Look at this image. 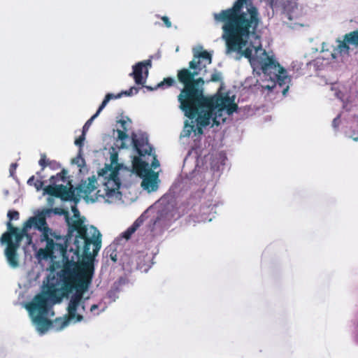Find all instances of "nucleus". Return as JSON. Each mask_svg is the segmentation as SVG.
Listing matches in <instances>:
<instances>
[{
    "mask_svg": "<svg viewBox=\"0 0 358 358\" xmlns=\"http://www.w3.org/2000/svg\"><path fill=\"white\" fill-rule=\"evenodd\" d=\"M39 165L41 166V170L43 171L47 166L50 165V162L46 157L45 154L41 155V159L38 161Z\"/></svg>",
    "mask_w": 358,
    "mask_h": 358,
    "instance_id": "nucleus-22",
    "label": "nucleus"
},
{
    "mask_svg": "<svg viewBox=\"0 0 358 358\" xmlns=\"http://www.w3.org/2000/svg\"><path fill=\"white\" fill-rule=\"evenodd\" d=\"M143 178L141 186L145 189H149L151 188L152 190L154 189V187L155 186V180L157 178L156 173L151 171V173L145 175V176H143Z\"/></svg>",
    "mask_w": 358,
    "mask_h": 358,
    "instance_id": "nucleus-16",
    "label": "nucleus"
},
{
    "mask_svg": "<svg viewBox=\"0 0 358 358\" xmlns=\"http://www.w3.org/2000/svg\"><path fill=\"white\" fill-rule=\"evenodd\" d=\"M73 211L76 219L70 222L67 218L66 241L71 239L73 233L76 232L73 241L74 248L71 250H74V254L78 257L82 255L88 261L80 264L73 261L67 262L58 273L61 282H63V289L67 294V296L73 289L76 290L69 303L68 317L55 320L56 322H61V329L69 324V320L76 319V322L83 320V315L76 314V311L84 292L87 290L92 282L94 272L93 258L101 247V234L99 231L94 226H90L88 229L85 224V217H80V213L76 208H73Z\"/></svg>",
    "mask_w": 358,
    "mask_h": 358,
    "instance_id": "nucleus-1",
    "label": "nucleus"
},
{
    "mask_svg": "<svg viewBox=\"0 0 358 358\" xmlns=\"http://www.w3.org/2000/svg\"><path fill=\"white\" fill-rule=\"evenodd\" d=\"M288 89H289V86L287 85L286 87L282 90V94H285L286 92H287Z\"/></svg>",
    "mask_w": 358,
    "mask_h": 358,
    "instance_id": "nucleus-35",
    "label": "nucleus"
},
{
    "mask_svg": "<svg viewBox=\"0 0 358 358\" xmlns=\"http://www.w3.org/2000/svg\"><path fill=\"white\" fill-rule=\"evenodd\" d=\"M246 1L236 0L232 7L214 13L213 18L216 23H222V38L226 43L227 54L236 52L238 60L244 57L255 66L260 59L252 56L251 48H243L250 36L256 33L261 19L258 9L251 2L247 5L245 11L242 10Z\"/></svg>",
    "mask_w": 358,
    "mask_h": 358,
    "instance_id": "nucleus-3",
    "label": "nucleus"
},
{
    "mask_svg": "<svg viewBox=\"0 0 358 358\" xmlns=\"http://www.w3.org/2000/svg\"><path fill=\"white\" fill-rule=\"evenodd\" d=\"M74 190L72 187L68 188L64 185H58L57 197L64 201H70L73 199Z\"/></svg>",
    "mask_w": 358,
    "mask_h": 358,
    "instance_id": "nucleus-15",
    "label": "nucleus"
},
{
    "mask_svg": "<svg viewBox=\"0 0 358 358\" xmlns=\"http://www.w3.org/2000/svg\"><path fill=\"white\" fill-rule=\"evenodd\" d=\"M131 138L134 148L139 155L138 157L136 156L133 158V171L139 177L145 176V175L151 173V169H149L148 163L143 161L140 157H143L145 155H150L152 148L148 143V137L143 134L137 138V136L133 133Z\"/></svg>",
    "mask_w": 358,
    "mask_h": 358,
    "instance_id": "nucleus-8",
    "label": "nucleus"
},
{
    "mask_svg": "<svg viewBox=\"0 0 358 358\" xmlns=\"http://www.w3.org/2000/svg\"><path fill=\"white\" fill-rule=\"evenodd\" d=\"M118 123L120 124L121 125V127H122V131H127V125L128 124V122L125 120H120L118 121Z\"/></svg>",
    "mask_w": 358,
    "mask_h": 358,
    "instance_id": "nucleus-31",
    "label": "nucleus"
},
{
    "mask_svg": "<svg viewBox=\"0 0 358 358\" xmlns=\"http://www.w3.org/2000/svg\"><path fill=\"white\" fill-rule=\"evenodd\" d=\"M117 138L120 141H124L127 138H128V135L127 134V131H122L120 129H118L117 131Z\"/></svg>",
    "mask_w": 358,
    "mask_h": 358,
    "instance_id": "nucleus-26",
    "label": "nucleus"
},
{
    "mask_svg": "<svg viewBox=\"0 0 358 358\" xmlns=\"http://www.w3.org/2000/svg\"><path fill=\"white\" fill-rule=\"evenodd\" d=\"M151 66L150 59L139 62L133 66V71L129 73V76L133 77L137 85H143L148 75V68Z\"/></svg>",
    "mask_w": 358,
    "mask_h": 358,
    "instance_id": "nucleus-9",
    "label": "nucleus"
},
{
    "mask_svg": "<svg viewBox=\"0 0 358 358\" xmlns=\"http://www.w3.org/2000/svg\"><path fill=\"white\" fill-rule=\"evenodd\" d=\"M34 180H35V178H34V176H31V177H30V178H29V180H27V184H28V185H34Z\"/></svg>",
    "mask_w": 358,
    "mask_h": 358,
    "instance_id": "nucleus-33",
    "label": "nucleus"
},
{
    "mask_svg": "<svg viewBox=\"0 0 358 358\" xmlns=\"http://www.w3.org/2000/svg\"><path fill=\"white\" fill-rule=\"evenodd\" d=\"M66 174L67 171L63 169L57 175L51 176L50 178L51 185H49L44 188V192L50 196L57 197L58 185H56V183L59 181L65 182Z\"/></svg>",
    "mask_w": 358,
    "mask_h": 358,
    "instance_id": "nucleus-11",
    "label": "nucleus"
},
{
    "mask_svg": "<svg viewBox=\"0 0 358 358\" xmlns=\"http://www.w3.org/2000/svg\"><path fill=\"white\" fill-rule=\"evenodd\" d=\"M153 162L152 163V167L154 168V169H156L157 167H158L159 166V163L158 162V160L156 159V157L155 155H153Z\"/></svg>",
    "mask_w": 358,
    "mask_h": 358,
    "instance_id": "nucleus-32",
    "label": "nucleus"
},
{
    "mask_svg": "<svg viewBox=\"0 0 358 358\" xmlns=\"http://www.w3.org/2000/svg\"><path fill=\"white\" fill-rule=\"evenodd\" d=\"M211 62L212 56L208 52H196L194 53L193 59L189 62V68H182L177 72L178 80L183 85V88L178 96L180 108L185 116L190 120L195 118L197 122L196 125L185 123L188 136L192 131L202 134V127L209 125L210 120H213V124L219 125L217 112L226 110L227 114L231 115L238 109V105L234 102V96H222L220 94L211 96L204 95L203 78L196 77L203 68Z\"/></svg>",
    "mask_w": 358,
    "mask_h": 358,
    "instance_id": "nucleus-2",
    "label": "nucleus"
},
{
    "mask_svg": "<svg viewBox=\"0 0 358 358\" xmlns=\"http://www.w3.org/2000/svg\"><path fill=\"white\" fill-rule=\"evenodd\" d=\"M43 185L44 182L41 180H36L34 183V185L37 190L41 189L43 188Z\"/></svg>",
    "mask_w": 358,
    "mask_h": 358,
    "instance_id": "nucleus-29",
    "label": "nucleus"
},
{
    "mask_svg": "<svg viewBox=\"0 0 358 358\" xmlns=\"http://www.w3.org/2000/svg\"><path fill=\"white\" fill-rule=\"evenodd\" d=\"M85 134L83 133L82 135H80L78 138L76 139L75 144L79 146L80 148H82L85 138Z\"/></svg>",
    "mask_w": 358,
    "mask_h": 358,
    "instance_id": "nucleus-27",
    "label": "nucleus"
},
{
    "mask_svg": "<svg viewBox=\"0 0 358 358\" xmlns=\"http://www.w3.org/2000/svg\"><path fill=\"white\" fill-rule=\"evenodd\" d=\"M72 163L77 164L78 166L80 168L83 167L85 164V159L80 156V155L73 159Z\"/></svg>",
    "mask_w": 358,
    "mask_h": 358,
    "instance_id": "nucleus-23",
    "label": "nucleus"
},
{
    "mask_svg": "<svg viewBox=\"0 0 358 358\" xmlns=\"http://www.w3.org/2000/svg\"><path fill=\"white\" fill-rule=\"evenodd\" d=\"M8 217L9 218V221L10 222H11V220H18L19 219V217H20V214L18 213V211H16V210H9L8 212Z\"/></svg>",
    "mask_w": 358,
    "mask_h": 358,
    "instance_id": "nucleus-24",
    "label": "nucleus"
},
{
    "mask_svg": "<svg viewBox=\"0 0 358 358\" xmlns=\"http://www.w3.org/2000/svg\"><path fill=\"white\" fill-rule=\"evenodd\" d=\"M65 296H67V294L63 289V282L61 289L56 287L54 284H50L45 292L36 294L32 301L26 305V309L40 333L44 334L52 325V321L47 318L50 308L49 300L55 304L59 303Z\"/></svg>",
    "mask_w": 358,
    "mask_h": 358,
    "instance_id": "nucleus-4",
    "label": "nucleus"
},
{
    "mask_svg": "<svg viewBox=\"0 0 358 358\" xmlns=\"http://www.w3.org/2000/svg\"><path fill=\"white\" fill-rule=\"evenodd\" d=\"M1 242L6 243L7 244V247H15L17 246V244H14L12 240V234L10 231L8 232H5L1 237Z\"/></svg>",
    "mask_w": 358,
    "mask_h": 358,
    "instance_id": "nucleus-21",
    "label": "nucleus"
},
{
    "mask_svg": "<svg viewBox=\"0 0 358 358\" xmlns=\"http://www.w3.org/2000/svg\"><path fill=\"white\" fill-rule=\"evenodd\" d=\"M17 167V163H12L10 164V168H9V172H10V176H14Z\"/></svg>",
    "mask_w": 358,
    "mask_h": 358,
    "instance_id": "nucleus-28",
    "label": "nucleus"
},
{
    "mask_svg": "<svg viewBox=\"0 0 358 358\" xmlns=\"http://www.w3.org/2000/svg\"><path fill=\"white\" fill-rule=\"evenodd\" d=\"M109 101V97H107L106 100H103L101 104L99 106L96 113L93 115L85 124L83 128V133H85L88 130L93 120L99 115L101 110L106 107Z\"/></svg>",
    "mask_w": 358,
    "mask_h": 358,
    "instance_id": "nucleus-18",
    "label": "nucleus"
},
{
    "mask_svg": "<svg viewBox=\"0 0 358 358\" xmlns=\"http://www.w3.org/2000/svg\"><path fill=\"white\" fill-rule=\"evenodd\" d=\"M221 74L219 72L215 71L214 73L211 75V77L208 82H219L221 81Z\"/></svg>",
    "mask_w": 358,
    "mask_h": 358,
    "instance_id": "nucleus-25",
    "label": "nucleus"
},
{
    "mask_svg": "<svg viewBox=\"0 0 358 358\" xmlns=\"http://www.w3.org/2000/svg\"><path fill=\"white\" fill-rule=\"evenodd\" d=\"M161 20L163 21V22L164 23L165 26L167 28H170L171 27V22L170 21V20L168 17L162 16L161 17Z\"/></svg>",
    "mask_w": 358,
    "mask_h": 358,
    "instance_id": "nucleus-30",
    "label": "nucleus"
},
{
    "mask_svg": "<svg viewBox=\"0 0 358 358\" xmlns=\"http://www.w3.org/2000/svg\"><path fill=\"white\" fill-rule=\"evenodd\" d=\"M143 222V220L141 217L137 218L132 225L123 233L122 236L127 240L129 239L131 235L138 229Z\"/></svg>",
    "mask_w": 358,
    "mask_h": 358,
    "instance_id": "nucleus-19",
    "label": "nucleus"
},
{
    "mask_svg": "<svg viewBox=\"0 0 358 358\" xmlns=\"http://www.w3.org/2000/svg\"><path fill=\"white\" fill-rule=\"evenodd\" d=\"M248 0H247L246 1H248ZM244 4H247V2H245Z\"/></svg>",
    "mask_w": 358,
    "mask_h": 358,
    "instance_id": "nucleus-37",
    "label": "nucleus"
},
{
    "mask_svg": "<svg viewBox=\"0 0 358 358\" xmlns=\"http://www.w3.org/2000/svg\"><path fill=\"white\" fill-rule=\"evenodd\" d=\"M122 166L117 162V155H113L111 162L106 164L104 167L98 172V178L101 180L107 196L113 195L120 187L119 171Z\"/></svg>",
    "mask_w": 358,
    "mask_h": 358,
    "instance_id": "nucleus-7",
    "label": "nucleus"
},
{
    "mask_svg": "<svg viewBox=\"0 0 358 358\" xmlns=\"http://www.w3.org/2000/svg\"><path fill=\"white\" fill-rule=\"evenodd\" d=\"M253 48L255 53H257L259 51L262 52L264 57L260 58L259 64L265 78L270 80L271 82V85H263L264 88L271 90L277 84L282 87L290 81L287 75L286 70L276 61L273 56H268L261 45L253 47Z\"/></svg>",
    "mask_w": 358,
    "mask_h": 358,
    "instance_id": "nucleus-6",
    "label": "nucleus"
},
{
    "mask_svg": "<svg viewBox=\"0 0 358 358\" xmlns=\"http://www.w3.org/2000/svg\"><path fill=\"white\" fill-rule=\"evenodd\" d=\"M17 246L6 247L5 250V255L8 263L12 268H17L19 266V261L17 254Z\"/></svg>",
    "mask_w": 358,
    "mask_h": 358,
    "instance_id": "nucleus-13",
    "label": "nucleus"
},
{
    "mask_svg": "<svg viewBox=\"0 0 358 358\" xmlns=\"http://www.w3.org/2000/svg\"><path fill=\"white\" fill-rule=\"evenodd\" d=\"M176 84V80L174 78L171 77H167L164 78V80L159 83L155 87L146 86V88L150 91L154 90H157L158 88H166L171 87Z\"/></svg>",
    "mask_w": 358,
    "mask_h": 358,
    "instance_id": "nucleus-20",
    "label": "nucleus"
},
{
    "mask_svg": "<svg viewBox=\"0 0 358 358\" xmlns=\"http://www.w3.org/2000/svg\"><path fill=\"white\" fill-rule=\"evenodd\" d=\"M350 45L358 48V30L350 31L343 36V40L339 41L338 48L340 52H348Z\"/></svg>",
    "mask_w": 358,
    "mask_h": 358,
    "instance_id": "nucleus-10",
    "label": "nucleus"
},
{
    "mask_svg": "<svg viewBox=\"0 0 358 358\" xmlns=\"http://www.w3.org/2000/svg\"><path fill=\"white\" fill-rule=\"evenodd\" d=\"M99 308L98 305L93 304L90 308V311L93 313L95 310H96Z\"/></svg>",
    "mask_w": 358,
    "mask_h": 358,
    "instance_id": "nucleus-34",
    "label": "nucleus"
},
{
    "mask_svg": "<svg viewBox=\"0 0 358 358\" xmlns=\"http://www.w3.org/2000/svg\"><path fill=\"white\" fill-rule=\"evenodd\" d=\"M110 259H111L113 262H116V261H117L116 255H115L114 256H113V255H110Z\"/></svg>",
    "mask_w": 358,
    "mask_h": 358,
    "instance_id": "nucleus-36",
    "label": "nucleus"
},
{
    "mask_svg": "<svg viewBox=\"0 0 358 358\" xmlns=\"http://www.w3.org/2000/svg\"><path fill=\"white\" fill-rule=\"evenodd\" d=\"M138 92V88L135 87H131L128 90L122 91L121 92L118 93L117 94H113L111 93H108L105 96V98L103 100H106L107 99V97H109V101H110L113 99L121 98L123 95L130 96L134 94H137Z\"/></svg>",
    "mask_w": 358,
    "mask_h": 358,
    "instance_id": "nucleus-17",
    "label": "nucleus"
},
{
    "mask_svg": "<svg viewBox=\"0 0 358 358\" xmlns=\"http://www.w3.org/2000/svg\"><path fill=\"white\" fill-rule=\"evenodd\" d=\"M32 226L43 232L41 240L46 241V247L44 250H41V252L43 254L45 258L52 257L55 250L61 252L66 250V241L64 238L52 232L48 227L45 215L31 217L24 223V231H27Z\"/></svg>",
    "mask_w": 358,
    "mask_h": 358,
    "instance_id": "nucleus-5",
    "label": "nucleus"
},
{
    "mask_svg": "<svg viewBox=\"0 0 358 358\" xmlns=\"http://www.w3.org/2000/svg\"><path fill=\"white\" fill-rule=\"evenodd\" d=\"M96 178L94 176L88 178V182H85L77 187L78 192L83 196H88L96 188Z\"/></svg>",
    "mask_w": 358,
    "mask_h": 358,
    "instance_id": "nucleus-12",
    "label": "nucleus"
},
{
    "mask_svg": "<svg viewBox=\"0 0 358 358\" xmlns=\"http://www.w3.org/2000/svg\"><path fill=\"white\" fill-rule=\"evenodd\" d=\"M7 227L8 230L11 232L12 236H15V243H14V244H17V247L19 246V243L22 241L24 236H27V237L29 238V241H31L30 236L27 234V231H24V227H22V229L20 231L18 228L13 227L11 222H8Z\"/></svg>",
    "mask_w": 358,
    "mask_h": 358,
    "instance_id": "nucleus-14",
    "label": "nucleus"
}]
</instances>
